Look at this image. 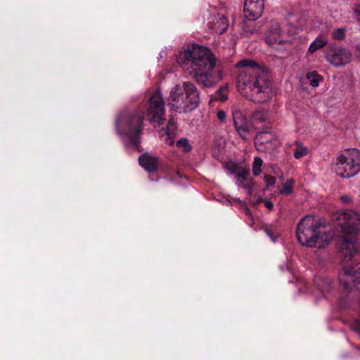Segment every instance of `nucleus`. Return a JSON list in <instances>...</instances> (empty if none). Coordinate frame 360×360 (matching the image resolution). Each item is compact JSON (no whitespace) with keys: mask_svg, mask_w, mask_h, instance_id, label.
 <instances>
[{"mask_svg":"<svg viewBox=\"0 0 360 360\" xmlns=\"http://www.w3.org/2000/svg\"><path fill=\"white\" fill-rule=\"evenodd\" d=\"M293 146L295 147L293 152V157L297 160L306 157L309 153V148L304 146L303 143L300 140H295L293 143Z\"/></svg>","mask_w":360,"mask_h":360,"instance_id":"nucleus-16","label":"nucleus"},{"mask_svg":"<svg viewBox=\"0 0 360 360\" xmlns=\"http://www.w3.org/2000/svg\"><path fill=\"white\" fill-rule=\"evenodd\" d=\"M317 290L323 297L330 291L331 288V283L329 279L322 277H316L314 281Z\"/></svg>","mask_w":360,"mask_h":360,"instance_id":"nucleus-15","label":"nucleus"},{"mask_svg":"<svg viewBox=\"0 0 360 360\" xmlns=\"http://www.w3.org/2000/svg\"><path fill=\"white\" fill-rule=\"evenodd\" d=\"M264 41L274 49H280L289 43L287 34L282 30L278 22H271L264 35Z\"/></svg>","mask_w":360,"mask_h":360,"instance_id":"nucleus-8","label":"nucleus"},{"mask_svg":"<svg viewBox=\"0 0 360 360\" xmlns=\"http://www.w3.org/2000/svg\"><path fill=\"white\" fill-rule=\"evenodd\" d=\"M355 55L360 58V42L355 45Z\"/></svg>","mask_w":360,"mask_h":360,"instance_id":"nucleus-31","label":"nucleus"},{"mask_svg":"<svg viewBox=\"0 0 360 360\" xmlns=\"http://www.w3.org/2000/svg\"><path fill=\"white\" fill-rule=\"evenodd\" d=\"M217 99L219 100L220 101H225L228 99V96L224 94L220 93Z\"/></svg>","mask_w":360,"mask_h":360,"instance_id":"nucleus-32","label":"nucleus"},{"mask_svg":"<svg viewBox=\"0 0 360 360\" xmlns=\"http://www.w3.org/2000/svg\"><path fill=\"white\" fill-rule=\"evenodd\" d=\"M147 115L150 123L162 124L165 115V103L160 90H156L150 97Z\"/></svg>","mask_w":360,"mask_h":360,"instance_id":"nucleus-7","label":"nucleus"},{"mask_svg":"<svg viewBox=\"0 0 360 360\" xmlns=\"http://www.w3.org/2000/svg\"><path fill=\"white\" fill-rule=\"evenodd\" d=\"M255 145L258 151L271 153L279 146L280 141L273 134L263 131L258 133L255 136Z\"/></svg>","mask_w":360,"mask_h":360,"instance_id":"nucleus-10","label":"nucleus"},{"mask_svg":"<svg viewBox=\"0 0 360 360\" xmlns=\"http://www.w3.org/2000/svg\"><path fill=\"white\" fill-rule=\"evenodd\" d=\"M255 117H256V118H260V117H259V113H257V114L255 115Z\"/></svg>","mask_w":360,"mask_h":360,"instance_id":"nucleus-34","label":"nucleus"},{"mask_svg":"<svg viewBox=\"0 0 360 360\" xmlns=\"http://www.w3.org/2000/svg\"><path fill=\"white\" fill-rule=\"evenodd\" d=\"M220 23L223 25L221 30L219 31V33L221 34L222 32H225L227 30L229 25L226 18H225L224 17L220 18Z\"/></svg>","mask_w":360,"mask_h":360,"instance_id":"nucleus-26","label":"nucleus"},{"mask_svg":"<svg viewBox=\"0 0 360 360\" xmlns=\"http://www.w3.org/2000/svg\"><path fill=\"white\" fill-rule=\"evenodd\" d=\"M335 171L342 178L354 176L360 171V151L356 148L347 149L336 158Z\"/></svg>","mask_w":360,"mask_h":360,"instance_id":"nucleus-6","label":"nucleus"},{"mask_svg":"<svg viewBox=\"0 0 360 360\" xmlns=\"http://www.w3.org/2000/svg\"><path fill=\"white\" fill-rule=\"evenodd\" d=\"M236 184L238 186H241L243 188H246V186H243L242 184L243 181H249L250 179V172L248 170H243L240 172H238L236 175Z\"/></svg>","mask_w":360,"mask_h":360,"instance_id":"nucleus-20","label":"nucleus"},{"mask_svg":"<svg viewBox=\"0 0 360 360\" xmlns=\"http://www.w3.org/2000/svg\"><path fill=\"white\" fill-rule=\"evenodd\" d=\"M167 102L173 111L188 112L198 107L199 93L193 83L184 82L171 89Z\"/></svg>","mask_w":360,"mask_h":360,"instance_id":"nucleus-5","label":"nucleus"},{"mask_svg":"<svg viewBox=\"0 0 360 360\" xmlns=\"http://www.w3.org/2000/svg\"><path fill=\"white\" fill-rule=\"evenodd\" d=\"M264 8V0H245L243 13L245 19L254 21L260 18Z\"/></svg>","mask_w":360,"mask_h":360,"instance_id":"nucleus-12","label":"nucleus"},{"mask_svg":"<svg viewBox=\"0 0 360 360\" xmlns=\"http://www.w3.org/2000/svg\"><path fill=\"white\" fill-rule=\"evenodd\" d=\"M139 162L140 165L148 172H153L156 169L158 160L155 157L144 153L139 157Z\"/></svg>","mask_w":360,"mask_h":360,"instance_id":"nucleus-14","label":"nucleus"},{"mask_svg":"<svg viewBox=\"0 0 360 360\" xmlns=\"http://www.w3.org/2000/svg\"><path fill=\"white\" fill-rule=\"evenodd\" d=\"M245 211L247 214H250V211L248 208L245 207Z\"/></svg>","mask_w":360,"mask_h":360,"instance_id":"nucleus-33","label":"nucleus"},{"mask_svg":"<svg viewBox=\"0 0 360 360\" xmlns=\"http://www.w3.org/2000/svg\"><path fill=\"white\" fill-rule=\"evenodd\" d=\"M306 77L309 80L310 85L313 87L318 86L322 79L321 76L316 71L308 72Z\"/></svg>","mask_w":360,"mask_h":360,"instance_id":"nucleus-18","label":"nucleus"},{"mask_svg":"<svg viewBox=\"0 0 360 360\" xmlns=\"http://www.w3.org/2000/svg\"><path fill=\"white\" fill-rule=\"evenodd\" d=\"M265 233H266V235L271 238V240L275 243L276 240V236H274V235L271 233V231L269 230H267V229H265L264 230Z\"/></svg>","mask_w":360,"mask_h":360,"instance_id":"nucleus-29","label":"nucleus"},{"mask_svg":"<svg viewBox=\"0 0 360 360\" xmlns=\"http://www.w3.org/2000/svg\"><path fill=\"white\" fill-rule=\"evenodd\" d=\"M217 119L222 123H224L226 122V112L222 110H219L217 112Z\"/></svg>","mask_w":360,"mask_h":360,"instance_id":"nucleus-25","label":"nucleus"},{"mask_svg":"<svg viewBox=\"0 0 360 360\" xmlns=\"http://www.w3.org/2000/svg\"><path fill=\"white\" fill-rule=\"evenodd\" d=\"M236 67L243 68L236 78L237 90L243 96L255 103H264L271 98L272 91L269 82L262 75L254 60H241Z\"/></svg>","mask_w":360,"mask_h":360,"instance_id":"nucleus-3","label":"nucleus"},{"mask_svg":"<svg viewBox=\"0 0 360 360\" xmlns=\"http://www.w3.org/2000/svg\"><path fill=\"white\" fill-rule=\"evenodd\" d=\"M360 217L352 210H343L336 217L335 232L331 235L321 230V226L311 216L302 218L297 227V238L304 246L323 248L333 237L340 238V250L345 259H350L359 246L356 243V234L359 231Z\"/></svg>","mask_w":360,"mask_h":360,"instance_id":"nucleus-1","label":"nucleus"},{"mask_svg":"<svg viewBox=\"0 0 360 360\" xmlns=\"http://www.w3.org/2000/svg\"><path fill=\"white\" fill-rule=\"evenodd\" d=\"M183 70L205 87L214 86L223 77L221 70L214 71L217 59L212 51L206 46L193 44L176 57Z\"/></svg>","mask_w":360,"mask_h":360,"instance_id":"nucleus-2","label":"nucleus"},{"mask_svg":"<svg viewBox=\"0 0 360 360\" xmlns=\"http://www.w3.org/2000/svg\"><path fill=\"white\" fill-rule=\"evenodd\" d=\"M328 44L327 39L323 37H317L309 45L308 52L313 53L315 51L322 49Z\"/></svg>","mask_w":360,"mask_h":360,"instance_id":"nucleus-17","label":"nucleus"},{"mask_svg":"<svg viewBox=\"0 0 360 360\" xmlns=\"http://www.w3.org/2000/svg\"><path fill=\"white\" fill-rule=\"evenodd\" d=\"M339 281L345 288L353 285L360 290V267L355 269L350 265L345 266L339 274Z\"/></svg>","mask_w":360,"mask_h":360,"instance_id":"nucleus-11","label":"nucleus"},{"mask_svg":"<svg viewBox=\"0 0 360 360\" xmlns=\"http://www.w3.org/2000/svg\"><path fill=\"white\" fill-rule=\"evenodd\" d=\"M172 143H173V141H172V140H171V141H169V144H172Z\"/></svg>","mask_w":360,"mask_h":360,"instance_id":"nucleus-35","label":"nucleus"},{"mask_svg":"<svg viewBox=\"0 0 360 360\" xmlns=\"http://www.w3.org/2000/svg\"><path fill=\"white\" fill-rule=\"evenodd\" d=\"M176 146L179 148H182L184 152H189L191 150V146L188 143V139L183 138L179 139L176 142Z\"/></svg>","mask_w":360,"mask_h":360,"instance_id":"nucleus-23","label":"nucleus"},{"mask_svg":"<svg viewBox=\"0 0 360 360\" xmlns=\"http://www.w3.org/2000/svg\"><path fill=\"white\" fill-rule=\"evenodd\" d=\"M234 126L238 133L243 138L245 139L246 134L248 133V128L245 124V118L239 111H233L232 113Z\"/></svg>","mask_w":360,"mask_h":360,"instance_id":"nucleus-13","label":"nucleus"},{"mask_svg":"<svg viewBox=\"0 0 360 360\" xmlns=\"http://www.w3.org/2000/svg\"><path fill=\"white\" fill-rule=\"evenodd\" d=\"M354 329L356 330L360 336V320H356L354 323Z\"/></svg>","mask_w":360,"mask_h":360,"instance_id":"nucleus-27","label":"nucleus"},{"mask_svg":"<svg viewBox=\"0 0 360 360\" xmlns=\"http://www.w3.org/2000/svg\"><path fill=\"white\" fill-rule=\"evenodd\" d=\"M326 61L335 67H341L350 63L352 53L346 48L330 44L325 51Z\"/></svg>","mask_w":360,"mask_h":360,"instance_id":"nucleus-9","label":"nucleus"},{"mask_svg":"<svg viewBox=\"0 0 360 360\" xmlns=\"http://www.w3.org/2000/svg\"><path fill=\"white\" fill-rule=\"evenodd\" d=\"M263 165V160L259 158L255 157L254 158L252 164V172L254 175L259 176L262 173V166Z\"/></svg>","mask_w":360,"mask_h":360,"instance_id":"nucleus-21","label":"nucleus"},{"mask_svg":"<svg viewBox=\"0 0 360 360\" xmlns=\"http://www.w3.org/2000/svg\"><path fill=\"white\" fill-rule=\"evenodd\" d=\"M264 180L266 183V186L267 187L270 186H273L276 183V179L274 176H269V175H265L264 177Z\"/></svg>","mask_w":360,"mask_h":360,"instance_id":"nucleus-24","label":"nucleus"},{"mask_svg":"<svg viewBox=\"0 0 360 360\" xmlns=\"http://www.w3.org/2000/svg\"><path fill=\"white\" fill-rule=\"evenodd\" d=\"M264 205L269 210H271L274 207V204L269 200L264 202Z\"/></svg>","mask_w":360,"mask_h":360,"instance_id":"nucleus-30","label":"nucleus"},{"mask_svg":"<svg viewBox=\"0 0 360 360\" xmlns=\"http://www.w3.org/2000/svg\"><path fill=\"white\" fill-rule=\"evenodd\" d=\"M143 116L137 112H122L117 117L116 130L127 149H139Z\"/></svg>","mask_w":360,"mask_h":360,"instance_id":"nucleus-4","label":"nucleus"},{"mask_svg":"<svg viewBox=\"0 0 360 360\" xmlns=\"http://www.w3.org/2000/svg\"><path fill=\"white\" fill-rule=\"evenodd\" d=\"M346 29L340 27L333 31L331 33L332 37L335 40L341 41L345 37Z\"/></svg>","mask_w":360,"mask_h":360,"instance_id":"nucleus-22","label":"nucleus"},{"mask_svg":"<svg viewBox=\"0 0 360 360\" xmlns=\"http://www.w3.org/2000/svg\"><path fill=\"white\" fill-rule=\"evenodd\" d=\"M340 200H341L342 202H343L345 203H349V202H351L350 197L349 195H347L340 196Z\"/></svg>","mask_w":360,"mask_h":360,"instance_id":"nucleus-28","label":"nucleus"},{"mask_svg":"<svg viewBox=\"0 0 360 360\" xmlns=\"http://www.w3.org/2000/svg\"><path fill=\"white\" fill-rule=\"evenodd\" d=\"M295 181L292 179H287L279 190L281 195H289L292 192Z\"/></svg>","mask_w":360,"mask_h":360,"instance_id":"nucleus-19","label":"nucleus"}]
</instances>
